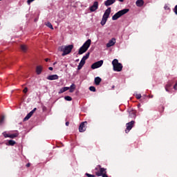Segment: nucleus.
I'll list each match as a JSON object with an SVG mask.
<instances>
[{"label": "nucleus", "instance_id": "obj_1", "mask_svg": "<svg viewBox=\"0 0 177 177\" xmlns=\"http://www.w3.org/2000/svg\"><path fill=\"white\" fill-rule=\"evenodd\" d=\"M73 48H74V46L73 44H71L68 46H59L58 48V50L60 52H63V53L62 54V56H66V55L71 53V51L73 50Z\"/></svg>", "mask_w": 177, "mask_h": 177}, {"label": "nucleus", "instance_id": "obj_2", "mask_svg": "<svg viewBox=\"0 0 177 177\" xmlns=\"http://www.w3.org/2000/svg\"><path fill=\"white\" fill-rule=\"evenodd\" d=\"M91 42L92 40H91V39H88L87 41H86L85 43L79 49L78 55H83V53H85V52L89 49V46H91Z\"/></svg>", "mask_w": 177, "mask_h": 177}, {"label": "nucleus", "instance_id": "obj_3", "mask_svg": "<svg viewBox=\"0 0 177 177\" xmlns=\"http://www.w3.org/2000/svg\"><path fill=\"white\" fill-rule=\"evenodd\" d=\"M110 13H111V8H108L103 16H102V19L101 21V26H104V24H106V23L107 22V19H109V17H110Z\"/></svg>", "mask_w": 177, "mask_h": 177}, {"label": "nucleus", "instance_id": "obj_4", "mask_svg": "<svg viewBox=\"0 0 177 177\" xmlns=\"http://www.w3.org/2000/svg\"><path fill=\"white\" fill-rule=\"evenodd\" d=\"M128 12H129V9L128 8H124L122 10L118 11L112 17V20H118V19H120L121 16H124V15H127Z\"/></svg>", "mask_w": 177, "mask_h": 177}, {"label": "nucleus", "instance_id": "obj_5", "mask_svg": "<svg viewBox=\"0 0 177 177\" xmlns=\"http://www.w3.org/2000/svg\"><path fill=\"white\" fill-rule=\"evenodd\" d=\"M95 175L96 176H102L104 174H107V169L102 167L100 165H98L95 168Z\"/></svg>", "mask_w": 177, "mask_h": 177}, {"label": "nucleus", "instance_id": "obj_6", "mask_svg": "<svg viewBox=\"0 0 177 177\" xmlns=\"http://www.w3.org/2000/svg\"><path fill=\"white\" fill-rule=\"evenodd\" d=\"M112 65L113 67L114 71H122V64L118 62V59H115L112 61Z\"/></svg>", "mask_w": 177, "mask_h": 177}, {"label": "nucleus", "instance_id": "obj_7", "mask_svg": "<svg viewBox=\"0 0 177 177\" xmlns=\"http://www.w3.org/2000/svg\"><path fill=\"white\" fill-rule=\"evenodd\" d=\"M135 125V121L131 120V122L126 124V133H128L131 129L133 128V126Z\"/></svg>", "mask_w": 177, "mask_h": 177}, {"label": "nucleus", "instance_id": "obj_8", "mask_svg": "<svg viewBox=\"0 0 177 177\" xmlns=\"http://www.w3.org/2000/svg\"><path fill=\"white\" fill-rule=\"evenodd\" d=\"M103 66V60H100L91 65V68L95 70V68H99V67H102Z\"/></svg>", "mask_w": 177, "mask_h": 177}, {"label": "nucleus", "instance_id": "obj_9", "mask_svg": "<svg viewBox=\"0 0 177 177\" xmlns=\"http://www.w3.org/2000/svg\"><path fill=\"white\" fill-rule=\"evenodd\" d=\"M37 111V108H34L29 113L27 114V115L24 118V121H28L31 117H32V115Z\"/></svg>", "mask_w": 177, "mask_h": 177}, {"label": "nucleus", "instance_id": "obj_10", "mask_svg": "<svg viewBox=\"0 0 177 177\" xmlns=\"http://www.w3.org/2000/svg\"><path fill=\"white\" fill-rule=\"evenodd\" d=\"M98 8H99V2L97 1H95L93 6H91L89 8L91 12H96V10H97Z\"/></svg>", "mask_w": 177, "mask_h": 177}, {"label": "nucleus", "instance_id": "obj_11", "mask_svg": "<svg viewBox=\"0 0 177 177\" xmlns=\"http://www.w3.org/2000/svg\"><path fill=\"white\" fill-rule=\"evenodd\" d=\"M86 124H88V122H86V121L83 122L80 124V125L79 127L80 132H85V131H86V128L85 127V125H86Z\"/></svg>", "mask_w": 177, "mask_h": 177}, {"label": "nucleus", "instance_id": "obj_12", "mask_svg": "<svg viewBox=\"0 0 177 177\" xmlns=\"http://www.w3.org/2000/svg\"><path fill=\"white\" fill-rule=\"evenodd\" d=\"M115 45V38H112L107 44L106 48H111V46H114Z\"/></svg>", "mask_w": 177, "mask_h": 177}, {"label": "nucleus", "instance_id": "obj_13", "mask_svg": "<svg viewBox=\"0 0 177 177\" xmlns=\"http://www.w3.org/2000/svg\"><path fill=\"white\" fill-rule=\"evenodd\" d=\"M47 80H48L49 81L59 80V76L57 75H51L47 77Z\"/></svg>", "mask_w": 177, "mask_h": 177}, {"label": "nucleus", "instance_id": "obj_14", "mask_svg": "<svg viewBox=\"0 0 177 177\" xmlns=\"http://www.w3.org/2000/svg\"><path fill=\"white\" fill-rule=\"evenodd\" d=\"M116 0H106L104 1L105 6H111L113 3H115Z\"/></svg>", "mask_w": 177, "mask_h": 177}, {"label": "nucleus", "instance_id": "obj_15", "mask_svg": "<svg viewBox=\"0 0 177 177\" xmlns=\"http://www.w3.org/2000/svg\"><path fill=\"white\" fill-rule=\"evenodd\" d=\"M172 84H174V82H168L167 84L165 86V91L167 92H169V88L172 86Z\"/></svg>", "mask_w": 177, "mask_h": 177}, {"label": "nucleus", "instance_id": "obj_16", "mask_svg": "<svg viewBox=\"0 0 177 177\" xmlns=\"http://www.w3.org/2000/svg\"><path fill=\"white\" fill-rule=\"evenodd\" d=\"M129 117L130 118H136V111H129Z\"/></svg>", "mask_w": 177, "mask_h": 177}, {"label": "nucleus", "instance_id": "obj_17", "mask_svg": "<svg viewBox=\"0 0 177 177\" xmlns=\"http://www.w3.org/2000/svg\"><path fill=\"white\" fill-rule=\"evenodd\" d=\"M94 82L95 85H100V83L102 82V78L97 77L94 80Z\"/></svg>", "mask_w": 177, "mask_h": 177}, {"label": "nucleus", "instance_id": "obj_18", "mask_svg": "<svg viewBox=\"0 0 177 177\" xmlns=\"http://www.w3.org/2000/svg\"><path fill=\"white\" fill-rule=\"evenodd\" d=\"M136 4L137 6H138V8H141L142 5H145V1H143V0H138L136 2Z\"/></svg>", "mask_w": 177, "mask_h": 177}, {"label": "nucleus", "instance_id": "obj_19", "mask_svg": "<svg viewBox=\"0 0 177 177\" xmlns=\"http://www.w3.org/2000/svg\"><path fill=\"white\" fill-rule=\"evenodd\" d=\"M36 73H37V75H39L41 74V73H42V66H37L36 67Z\"/></svg>", "mask_w": 177, "mask_h": 177}, {"label": "nucleus", "instance_id": "obj_20", "mask_svg": "<svg viewBox=\"0 0 177 177\" xmlns=\"http://www.w3.org/2000/svg\"><path fill=\"white\" fill-rule=\"evenodd\" d=\"M84 65H85V61H82V59H81V61L77 66V70H81L82 68V67H84Z\"/></svg>", "mask_w": 177, "mask_h": 177}, {"label": "nucleus", "instance_id": "obj_21", "mask_svg": "<svg viewBox=\"0 0 177 177\" xmlns=\"http://www.w3.org/2000/svg\"><path fill=\"white\" fill-rule=\"evenodd\" d=\"M68 89H70V87H64L62 88L58 92L59 94L60 93H64V92H66L67 91H68Z\"/></svg>", "mask_w": 177, "mask_h": 177}, {"label": "nucleus", "instance_id": "obj_22", "mask_svg": "<svg viewBox=\"0 0 177 177\" xmlns=\"http://www.w3.org/2000/svg\"><path fill=\"white\" fill-rule=\"evenodd\" d=\"M91 55V53H87L86 54V55H84L82 58V60L83 62H86L87 60V59H89V55Z\"/></svg>", "mask_w": 177, "mask_h": 177}, {"label": "nucleus", "instance_id": "obj_23", "mask_svg": "<svg viewBox=\"0 0 177 177\" xmlns=\"http://www.w3.org/2000/svg\"><path fill=\"white\" fill-rule=\"evenodd\" d=\"M69 89H70V90H69V92H70L71 93H73V92H74V91L75 90V84H72L71 85Z\"/></svg>", "mask_w": 177, "mask_h": 177}, {"label": "nucleus", "instance_id": "obj_24", "mask_svg": "<svg viewBox=\"0 0 177 177\" xmlns=\"http://www.w3.org/2000/svg\"><path fill=\"white\" fill-rule=\"evenodd\" d=\"M18 136H19V133H15L10 134L9 138H10V139H15V138H17Z\"/></svg>", "mask_w": 177, "mask_h": 177}, {"label": "nucleus", "instance_id": "obj_25", "mask_svg": "<svg viewBox=\"0 0 177 177\" xmlns=\"http://www.w3.org/2000/svg\"><path fill=\"white\" fill-rule=\"evenodd\" d=\"M15 144H16V141L12 140H8V145L9 146H15Z\"/></svg>", "mask_w": 177, "mask_h": 177}, {"label": "nucleus", "instance_id": "obj_26", "mask_svg": "<svg viewBox=\"0 0 177 177\" xmlns=\"http://www.w3.org/2000/svg\"><path fill=\"white\" fill-rule=\"evenodd\" d=\"M21 50H22V52H27V46L21 45Z\"/></svg>", "mask_w": 177, "mask_h": 177}, {"label": "nucleus", "instance_id": "obj_27", "mask_svg": "<svg viewBox=\"0 0 177 177\" xmlns=\"http://www.w3.org/2000/svg\"><path fill=\"white\" fill-rule=\"evenodd\" d=\"M45 24L47 27H48V28L53 30V26H52V24H50V22H47Z\"/></svg>", "mask_w": 177, "mask_h": 177}, {"label": "nucleus", "instance_id": "obj_28", "mask_svg": "<svg viewBox=\"0 0 177 177\" xmlns=\"http://www.w3.org/2000/svg\"><path fill=\"white\" fill-rule=\"evenodd\" d=\"M65 100H66L67 102H71L73 100V98L70 96H65L64 97Z\"/></svg>", "mask_w": 177, "mask_h": 177}, {"label": "nucleus", "instance_id": "obj_29", "mask_svg": "<svg viewBox=\"0 0 177 177\" xmlns=\"http://www.w3.org/2000/svg\"><path fill=\"white\" fill-rule=\"evenodd\" d=\"M89 91H91V92H96V88L93 86H91L89 87Z\"/></svg>", "mask_w": 177, "mask_h": 177}, {"label": "nucleus", "instance_id": "obj_30", "mask_svg": "<svg viewBox=\"0 0 177 177\" xmlns=\"http://www.w3.org/2000/svg\"><path fill=\"white\" fill-rule=\"evenodd\" d=\"M86 176L87 177H96V176H95L93 174H88V173L86 174Z\"/></svg>", "mask_w": 177, "mask_h": 177}, {"label": "nucleus", "instance_id": "obj_31", "mask_svg": "<svg viewBox=\"0 0 177 177\" xmlns=\"http://www.w3.org/2000/svg\"><path fill=\"white\" fill-rule=\"evenodd\" d=\"M5 121V116H2L1 118L0 119V124H2Z\"/></svg>", "mask_w": 177, "mask_h": 177}, {"label": "nucleus", "instance_id": "obj_32", "mask_svg": "<svg viewBox=\"0 0 177 177\" xmlns=\"http://www.w3.org/2000/svg\"><path fill=\"white\" fill-rule=\"evenodd\" d=\"M136 99H140V97H142V95H140V94H136Z\"/></svg>", "mask_w": 177, "mask_h": 177}, {"label": "nucleus", "instance_id": "obj_33", "mask_svg": "<svg viewBox=\"0 0 177 177\" xmlns=\"http://www.w3.org/2000/svg\"><path fill=\"white\" fill-rule=\"evenodd\" d=\"M3 135L4 136V138H9L10 134L6 133H3Z\"/></svg>", "mask_w": 177, "mask_h": 177}, {"label": "nucleus", "instance_id": "obj_34", "mask_svg": "<svg viewBox=\"0 0 177 177\" xmlns=\"http://www.w3.org/2000/svg\"><path fill=\"white\" fill-rule=\"evenodd\" d=\"M174 12L176 15H177V5L174 7Z\"/></svg>", "mask_w": 177, "mask_h": 177}, {"label": "nucleus", "instance_id": "obj_35", "mask_svg": "<svg viewBox=\"0 0 177 177\" xmlns=\"http://www.w3.org/2000/svg\"><path fill=\"white\" fill-rule=\"evenodd\" d=\"M28 91V88L27 87H26V88L24 89V91H23V92H24V93H27Z\"/></svg>", "mask_w": 177, "mask_h": 177}, {"label": "nucleus", "instance_id": "obj_36", "mask_svg": "<svg viewBox=\"0 0 177 177\" xmlns=\"http://www.w3.org/2000/svg\"><path fill=\"white\" fill-rule=\"evenodd\" d=\"M102 177H109V176L107 175V173H104L102 175Z\"/></svg>", "mask_w": 177, "mask_h": 177}, {"label": "nucleus", "instance_id": "obj_37", "mask_svg": "<svg viewBox=\"0 0 177 177\" xmlns=\"http://www.w3.org/2000/svg\"><path fill=\"white\" fill-rule=\"evenodd\" d=\"M48 70H50V71H53V67H49Z\"/></svg>", "mask_w": 177, "mask_h": 177}, {"label": "nucleus", "instance_id": "obj_38", "mask_svg": "<svg viewBox=\"0 0 177 177\" xmlns=\"http://www.w3.org/2000/svg\"><path fill=\"white\" fill-rule=\"evenodd\" d=\"M68 125H70V122H66V127H68Z\"/></svg>", "mask_w": 177, "mask_h": 177}, {"label": "nucleus", "instance_id": "obj_39", "mask_svg": "<svg viewBox=\"0 0 177 177\" xmlns=\"http://www.w3.org/2000/svg\"><path fill=\"white\" fill-rule=\"evenodd\" d=\"M31 164L30 163H28L26 164V167L28 168L29 167H30Z\"/></svg>", "mask_w": 177, "mask_h": 177}, {"label": "nucleus", "instance_id": "obj_40", "mask_svg": "<svg viewBox=\"0 0 177 177\" xmlns=\"http://www.w3.org/2000/svg\"><path fill=\"white\" fill-rule=\"evenodd\" d=\"M45 62H49V59H48V58H46V59H45Z\"/></svg>", "mask_w": 177, "mask_h": 177}, {"label": "nucleus", "instance_id": "obj_41", "mask_svg": "<svg viewBox=\"0 0 177 177\" xmlns=\"http://www.w3.org/2000/svg\"><path fill=\"white\" fill-rule=\"evenodd\" d=\"M119 2H124V0H118Z\"/></svg>", "mask_w": 177, "mask_h": 177}, {"label": "nucleus", "instance_id": "obj_42", "mask_svg": "<svg viewBox=\"0 0 177 177\" xmlns=\"http://www.w3.org/2000/svg\"><path fill=\"white\" fill-rule=\"evenodd\" d=\"M114 88H115V86H112V89H114Z\"/></svg>", "mask_w": 177, "mask_h": 177}, {"label": "nucleus", "instance_id": "obj_43", "mask_svg": "<svg viewBox=\"0 0 177 177\" xmlns=\"http://www.w3.org/2000/svg\"><path fill=\"white\" fill-rule=\"evenodd\" d=\"M76 62H80V59H76Z\"/></svg>", "mask_w": 177, "mask_h": 177}, {"label": "nucleus", "instance_id": "obj_44", "mask_svg": "<svg viewBox=\"0 0 177 177\" xmlns=\"http://www.w3.org/2000/svg\"><path fill=\"white\" fill-rule=\"evenodd\" d=\"M57 62H55L54 64H56Z\"/></svg>", "mask_w": 177, "mask_h": 177}]
</instances>
